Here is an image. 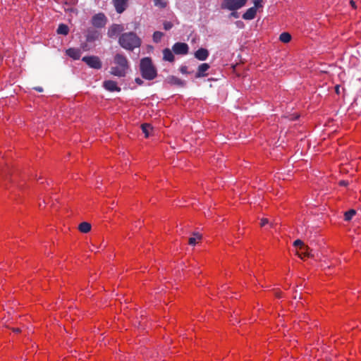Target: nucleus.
Segmentation results:
<instances>
[{
    "label": "nucleus",
    "instance_id": "f257e3e1",
    "mask_svg": "<svg viewBox=\"0 0 361 361\" xmlns=\"http://www.w3.org/2000/svg\"><path fill=\"white\" fill-rule=\"evenodd\" d=\"M114 63L115 66L111 68L110 73L118 78L125 77L130 67L127 57L123 54L117 53L114 57Z\"/></svg>",
    "mask_w": 361,
    "mask_h": 361
},
{
    "label": "nucleus",
    "instance_id": "f03ea898",
    "mask_svg": "<svg viewBox=\"0 0 361 361\" xmlns=\"http://www.w3.org/2000/svg\"><path fill=\"white\" fill-rule=\"evenodd\" d=\"M118 44L126 50L133 51L141 46L142 40L134 32H128L119 36Z\"/></svg>",
    "mask_w": 361,
    "mask_h": 361
},
{
    "label": "nucleus",
    "instance_id": "7ed1b4c3",
    "mask_svg": "<svg viewBox=\"0 0 361 361\" xmlns=\"http://www.w3.org/2000/svg\"><path fill=\"white\" fill-rule=\"evenodd\" d=\"M140 71L142 77L148 80H152L157 76V71L149 57H145L140 60Z\"/></svg>",
    "mask_w": 361,
    "mask_h": 361
},
{
    "label": "nucleus",
    "instance_id": "20e7f679",
    "mask_svg": "<svg viewBox=\"0 0 361 361\" xmlns=\"http://www.w3.org/2000/svg\"><path fill=\"white\" fill-rule=\"evenodd\" d=\"M247 1V0H223L221 8L234 11L243 7Z\"/></svg>",
    "mask_w": 361,
    "mask_h": 361
},
{
    "label": "nucleus",
    "instance_id": "39448f33",
    "mask_svg": "<svg viewBox=\"0 0 361 361\" xmlns=\"http://www.w3.org/2000/svg\"><path fill=\"white\" fill-rule=\"evenodd\" d=\"M82 61L92 68L100 69L102 66L100 59L97 56H86L82 57Z\"/></svg>",
    "mask_w": 361,
    "mask_h": 361
},
{
    "label": "nucleus",
    "instance_id": "423d86ee",
    "mask_svg": "<svg viewBox=\"0 0 361 361\" xmlns=\"http://www.w3.org/2000/svg\"><path fill=\"white\" fill-rule=\"evenodd\" d=\"M91 22L94 27L101 28L106 24L107 18L104 13H99L92 16Z\"/></svg>",
    "mask_w": 361,
    "mask_h": 361
},
{
    "label": "nucleus",
    "instance_id": "0eeeda50",
    "mask_svg": "<svg viewBox=\"0 0 361 361\" xmlns=\"http://www.w3.org/2000/svg\"><path fill=\"white\" fill-rule=\"evenodd\" d=\"M188 45L184 42H176L172 47V51L176 54L185 55L188 53Z\"/></svg>",
    "mask_w": 361,
    "mask_h": 361
},
{
    "label": "nucleus",
    "instance_id": "6e6552de",
    "mask_svg": "<svg viewBox=\"0 0 361 361\" xmlns=\"http://www.w3.org/2000/svg\"><path fill=\"white\" fill-rule=\"evenodd\" d=\"M123 30L124 27L122 25L113 24L109 27L107 35L110 38H114L121 34Z\"/></svg>",
    "mask_w": 361,
    "mask_h": 361
},
{
    "label": "nucleus",
    "instance_id": "1a4fd4ad",
    "mask_svg": "<svg viewBox=\"0 0 361 361\" xmlns=\"http://www.w3.org/2000/svg\"><path fill=\"white\" fill-rule=\"evenodd\" d=\"M128 0H112L116 11L121 14L125 11L128 7Z\"/></svg>",
    "mask_w": 361,
    "mask_h": 361
},
{
    "label": "nucleus",
    "instance_id": "9d476101",
    "mask_svg": "<svg viewBox=\"0 0 361 361\" xmlns=\"http://www.w3.org/2000/svg\"><path fill=\"white\" fill-rule=\"evenodd\" d=\"M103 87L109 92H120L121 88L114 80H109L103 82Z\"/></svg>",
    "mask_w": 361,
    "mask_h": 361
},
{
    "label": "nucleus",
    "instance_id": "9b49d317",
    "mask_svg": "<svg viewBox=\"0 0 361 361\" xmlns=\"http://www.w3.org/2000/svg\"><path fill=\"white\" fill-rule=\"evenodd\" d=\"M100 37V33L93 29H88L86 35V40L89 42L97 40Z\"/></svg>",
    "mask_w": 361,
    "mask_h": 361
},
{
    "label": "nucleus",
    "instance_id": "f8f14e48",
    "mask_svg": "<svg viewBox=\"0 0 361 361\" xmlns=\"http://www.w3.org/2000/svg\"><path fill=\"white\" fill-rule=\"evenodd\" d=\"M194 55L197 59L200 61H204L209 56V51L207 49L200 48L195 52Z\"/></svg>",
    "mask_w": 361,
    "mask_h": 361
},
{
    "label": "nucleus",
    "instance_id": "ddd939ff",
    "mask_svg": "<svg viewBox=\"0 0 361 361\" xmlns=\"http://www.w3.org/2000/svg\"><path fill=\"white\" fill-rule=\"evenodd\" d=\"M209 67H210L209 65L206 63L200 64L198 66L195 77L196 78H202V77L206 76L207 74L205 73V72L209 69Z\"/></svg>",
    "mask_w": 361,
    "mask_h": 361
},
{
    "label": "nucleus",
    "instance_id": "4468645a",
    "mask_svg": "<svg viewBox=\"0 0 361 361\" xmlns=\"http://www.w3.org/2000/svg\"><path fill=\"white\" fill-rule=\"evenodd\" d=\"M257 14V8L251 7L248 8L243 14V18L246 20H252L255 18Z\"/></svg>",
    "mask_w": 361,
    "mask_h": 361
},
{
    "label": "nucleus",
    "instance_id": "2eb2a0df",
    "mask_svg": "<svg viewBox=\"0 0 361 361\" xmlns=\"http://www.w3.org/2000/svg\"><path fill=\"white\" fill-rule=\"evenodd\" d=\"M66 54L74 60L79 59L81 56V51L78 49L69 48L66 50Z\"/></svg>",
    "mask_w": 361,
    "mask_h": 361
},
{
    "label": "nucleus",
    "instance_id": "dca6fc26",
    "mask_svg": "<svg viewBox=\"0 0 361 361\" xmlns=\"http://www.w3.org/2000/svg\"><path fill=\"white\" fill-rule=\"evenodd\" d=\"M163 60L169 62L174 61L175 57L170 49L166 48L163 50Z\"/></svg>",
    "mask_w": 361,
    "mask_h": 361
},
{
    "label": "nucleus",
    "instance_id": "f3484780",
    "mask_svg": "<svg viewBox=\"0 0 361 361\" xmlns=\"http://www.w3.org/2000/svg\"><path fill=\"white\" fill-rule=\"evenodd\" d=\"M167 80L169 82V83L171 84V85H178V86H184L185 85V82L181 80L180 78L176 77V76H169L167 78Z\"/></svg>",
    "mask_w": 361,
    "mask_h": 361
},
{
    "label": "nucleus",
    "instance_id": "a211bd4d",
    "mask_svg": "<svg viewBox=\"0 0 361 361\" xmlns=\"http://www.w3.org/2000/svg\"><path fill=\"white\" fill-rule=\"evenodd\" d=\"M193 237L188 239V244L195 245L202 239V235L199 233H193Z\"/></svg>",
    "mask_w": 361,
    "mask_h": 361
},
{
    "label": "nucleus",
    "instance_id": "6ab92c4d",
    "mask_svg": "<svg viewBox=\"0 0 361 361\" xmlns=\"http://www.w3.org/2000/svg\"><path fill=\"white\" fill-rule=\"evenodd\" d=\"M142 133L145 134V137H148L150 133L152 131L153 128L149 123H143L141 126Z\"/></svg>",
    "mask_w": 361,
    "mask_h": 361
},
{
    "label": "nucleus",
    "instance_id": "aec40b11",
    "mask_svg": "<svg viewBox=\"0 0 361 361\" xmlns=\"http://www.w3.org/2000/svg\"><path fill=\"white\" fill-rule=\"evenodd\" d=\"M78 229L80 232L87 233L91 230V224L86 221L82 222L79 224Z\"/></svg>",
    "mask_w": 361,
    "mask_h": 361
},
{
    "label": "nucleus",
    "instance_id": "412c9836",
    "mask_svg": "<svg viewBox=\"0 0 361 361\" xmlns=\"http://www.w3.org/2000/svg\"><path fill=\"white\" fill-rule=\"evenodd\" d=\"M302 250L304 251H302L301 253L297 252V255L301 259H302L303 257H314V255L312 253V250H309L310 249L307 246H305V247H303Z\"/></svg>",
    "mask_w": 361,
    "mask_h": 361
},
{
    "label": "nucleus",
    "instance_id": "4be33fe9",
    "mask_svg": "<svg viewBox=\"0 0 361 361\" xmlns=\"http://www.w3.org/2000/svg\"><path fill=\"white\" fill-rule=\"evenodd\" d=\"M69 32L68 27L65 24H60L57 29V33L60 35H67Z\"/></svg>",
    "mask_w": 361,
    "mask_h": 361
},
{
    "label": "nucleus",
    "instance_id": "5701e85b",
    "mask_svg": "<svg viewBox=\"0 0 361 361\" xmlns=\"http://www.w3.org/2000/svg\"><path fill=\"white\" fill-rule=\"evenodd\" d=\"M279 39L283 43H288L291 39V35L288 32H283L280 35Z\"/></svg>",
    "mask_w": 361,
    "mask_h": 361
},
{
    "label": "nucleus",
    "instance_id": "b1692460",
    "mask_svg": "<svg viewBox=\"0 0 361 361\" xmlns=\"http://www.w3.org/2000/svg\"><path fill=\"white\" fill-rule=\"evenodd\" d=\"M356 211L355 209H350L345 212L344 219L345 221H350L352 218L355 215Z\"/></svg>",
    "mask_w": 361,
    "mask_h": 361
},
{
    "label": "nucleus",
    "instance_id": "393cba45",
    "mask_svg": "<svg viewBox=\"0 0 361 361\" xmlns=\"http://www.w3.org/2000/svg\"><path fill=\"white\" fill-rule=\"evenodd\" d=\"M164 36V33L159 31H156L153 33V41L155 43H158L161 41L162 37Z\"/></svg>",
    "mask_w": 361,
    "mask_h": 361
},
{
    "label": "nucleus",
    "instance_id": "a878e982",
    "mask_svg": "<svg viewBox=\"0 0 361 361\" xmlns=\"http://www.w3.org/2000/svg\"><path fill=\"white\" fill-rule=\"evenodd\" d=\"M154 6L164 8L166 6L167 2L166 0H154Z\"/></svg>",
    "mask_w": 361,
    "mask_h": 361
},
{
    "label": "nucleus",
    "instance_id": "bb28decb",
    "mask_svg": "<svg viewBox=\"0 0 361 361\" xmlns=\"http://www.w3.org/2000/svg\"><path fill=\"white\" fill-rule=\"evenodd\" d=\"M293 245L295 247H299L300 250L303 249V247H305V245H304L303 242L300 239L295 240L293 243Z\"/></svg>",
    "mask_w": 361,
    "mask_h": 361
},
{
    "label": "nucleus",
    "instance_id": "cd10ccee",
    "mask_svg": "<svg viewBox=\"0 0 361 361\" xmlns=\"http://www.w3.org/2000/svg\"><path fill=\"white\" fill-rule=\"evenodd\" d=\"M164 28L166 30H169L173 27V23L169 21H164L163 23Z\"/></svg>",
    "mask_w": 361,
    "mask_h": 361
},
{
    "label": "nucleus",
    "instance_id": "c85d7f7f",
    "mask_svg": "<svg viewBox=\"0 0 361 361\" xmlns=\"http://www.w3.org/2000/svg\"><path fill=\"white\" fill-rule=\"evenodd\" d=\"M263 0H252V2L254 4V8H258L262 7V3Z\"/></svg>",
    "mask_w": 361,
    "mask_h": 361
},
{
    "label": "nucleus",
    "instance_id": "c756f323",
    "mask_svg": "<svg viewBox=\"0 0 361 361\" xmlns=\"http://www.w3.org/2000/svg\"><path fill=\"white\" fill-rule=\"evenodd\" d=\"M269 224V221L268 220V219H266V218H263L261 219V223H260V226H264L265 225Z\"/></svg>",
    "mask_w": 361,
    "mask_h": 361
},
{
    "label": "nucleus",
    "instance_id": "7c9ffc66",
    "mask_svg": "<svg viewBox=\"0 0 361 361\" xmlns=\"http://www.w3.org/2000/svg\"><path fill=\"white\" fill-rule=\"evenodd\" d=\"M180 71L183 73V74H187L188 73V68L187 66H183L180 68Z\"/></svg>",
    "mask_w": 361,
    "mask_h": 361
},
{
    "label": "nucleus",
    "instance_id": "2f4dec72",
    "mask_svg": "<svg viewBox=\"0 0 361 361\" xmlns=\"http://www.w3.org/2000/svg\"><path fill=\"white\" fill-rule=\"evenodd\" d=\"M236 23V25H237V26H238V27H240V28L244 27V23H243V22H242V21H240V20H238V21H236V23Z\"/></svg>",
    "mask_w": 361,
    "mask_h": 361
},
{
    "label": "nucleus",
    "instance_id": "473e14b6",
    "mask_svg": "<svg viewBox=\"0 0 361 361\" xmlns=\"http://www.w3.org/2000/svg\"><path fill=\"white\" fill-rule=\"evenodd\" d=\"M135 82L139 85H142L143 84V81L142 79H140V78H136L135 80Z\"/></svg>",
    "mask_w": 361,
    "mask_h": 361
},
{
    "label": "nucleus",
    "instance_id": "72a5a7b5",
    "mask_svg": "<svg viewBox=\"0 0 361 361\" xmlns=\"http://www.w3.org/2000/svg\"><path fill=\"white\" fill-rule=\"evenodd\" d=\"M340 185L346 186L348 184L347 180H341L339 183Z\"/></svg>",
    "mask_w": 361,
    "mask_h": 361
},
{
    "label": "nucleus",
    "instance_id": "f704fd0d",
    "mask_svg": "<svg viewBox=\"0 0 361 361\" xmlns=\"http://www.w3.org/2000/svg\"><path fill=\"white\" fill-rule=\"evenodd\" d=\"M11 329L14 333L16 334L21 332V329L20 328H12Z\"/></svg>",
    "mask_w": 361,
    "mask_h": 361
},
{
    "label": "nucleus",
    "instance_id": "c9c22d12",
    "mask_svg": "<svg viewBox=\"0 0 361 361\" xmlns=\"http://www.w3.org/2000/svg\"><path fill=\"white\" fill-rule=\"evenodd\" d=\"M231 16L237 18H238V13L237 12H235V11H233L231 13Z\"/></svg>",
    "mask_w": 361,
    "mask_h": 361
},
{
    "label": "nucleus",
    "instance_id": "e433bc0d",
    "mask_svg": "<svg viewBox=\"0 0 361 361\" xmlns=\"http://www.w3.org/2000/svg\"><path fill=\"white\" fill-rule=\"evenodd\" d=\"M34 89L39 92H42L43 91V88L41 87H34Z\"/></svg>",
    "mask_w": 361,
    "mask_h": 361
},
{
    "label": "nucleus",
    "instance_id": "4c0bfd02",
    "mask_svg": "<svg viewBox=\"0 0 361 361\" xmlns=\"http://www.w3.org/2000/svg\"><path fill=\"white\" fill-rule=\"evenodd\" d=\"M350 3L351 6H352L354 8H356V6H355V0H350Z\"/></svg>",
    "mask_w": 361,
    "mask_h": 361
},
{
    "label": "nucleus",
    "instance_id": "58836bf2",
    "mask_svg": "<svg viewBox=\"0 0 361 361\" xmlns=\"http://www.w3.org/2000/svg\"><path fill=\"white\" fill-rule=\"evenodd\" d=\"M336 93H337V94H338V93H339V86H338V85H337V86L336 87Z\"/></svg>",
    "mask_w": 361,
    "mask_h": 361
},
{
    "label": "nucleus",
    "instance_id": "ea45409f",
    "mask_svg": "<svg viewBox=\"0 0 361 361\" xmlns=\"http://www.w3.org/2000/svg\"><path fill=\"white\" fill-rule=\"evenodd\" d=\"M298 117H299V116L296 115L294 117H293L291 119H297Z\"/></svg>",
    "mask_w": 361,
    "mask_h": 361
}]
</instances>
